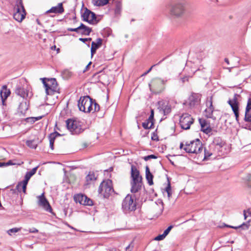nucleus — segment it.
Returning <instances> with one entry per match:
<instances>
[{
    "label": "nucleus",
    "instance_id": "59",
    "mask_svg": "<svg viewBox=\"0 0 251 251\" xmlns=\"http://www.w3.org/2000/svg\"><path fill=\"white\" fill-rule=\"evenodd\" d=\"M5 166V163L0 162V167Z\"/></svg>",
    "mask_w": 251,
    "mask_h": 251
},
{
    "label": "nucleus",
    "instance_id": "49",
    "mask_svg": "<svg viewBox=\"0 0 251 251\" xmlns=\"http://www.w3.org/2000/svg\"><path fill=\"white\" fill-rule=\"evenodd\" d=\"M153 115H154V112H153V110H151V115L150 116V117H149L148 119H149V121H153Z\"/></svg>",
    "mask_w": 251,
    "mask_h": 251
},
{
    "label": "nucleus",
    "instance_id": "42",
    "mask_svg": "<svg viewBox=\"0 0 251 251\" xmlns=\"http://www.w3.org/2000/svg\"><path fill=\"white\" fill-rule=\"evenodd\" d=\"M166 237V236L164 235L163 233L162 234H160L157 236L155 238L154 240L156 241H160L163 240Z\"/></svg>",
    "mask_w": 251,
    "mask_h": 251
},
{
    "label": "nucleus",
    "instance_id": "38",
    "mask_svg": "<svg viewBox=\"0 0 251 251\" xmlns=\"http://www.w3.org/2000/svg\"><path fill=\"white\" fill-rule=\"evenodd\" d=\"M122 9V4L120 2L116 3V7L115 8V14L118 15L120 14Z\"/></svg>",
    "mask_w": 251,
    "mask_h": 251
},
{
    "label": "nucleus",
    "instance_id": "15",
    "mask_svg": "<svg viewBox=\"0 0 251 251\" xmlns=\"http://www.w3.org/2000/svg\"><path fill=\"white\" fill-rule=\"evenodd\" d=\"M74 200L76 202H78L80 204L84 205H93V201L82 194H77L74 196Z\"/></svg>",
    "mask_w": 251,
    "mask_h": 251
},
{
    "label": "nucleus",
    "instance_id": "8",
    "mask_svg": "<svg viewBox=\"0 0 251 251\" xmlns=\"http://www.w3.org/2000/svg\"><path fill=\"white\" fill-rule=\"evenodd\" d=\"M240 96L237 94H235L232 99H229L227 101V103L231 107L232 110L235 117L237 122H239V98Z\"/></svg>",
    "mask_w": 251,
    "mask_h": 251
},
{
    "label": "nucleus",
    "instance_id": "44",
    "mask_svg": "<svg viewBox=\"0 0 251 251\" xmlns=\"http://www.w3.org/2000/svg\"><path fill=\"white\" fill-rule=\"evenodd\" d=\"M55 138L54 134H50L49 136L50 143L52 142L54 143Z\"/></svg>",
    "mask_w": 251,
    "mask_h": 251
},
{
    "label": "nucleus",
    "instance_id": "6",
    "mask_svg": "<svg viewBox=\"0 0 251 251\" xmlns=\"http://www.w3.org/2000/svg\"><path fill=\"white\" fill-rule=\"evenodd\" d=\"M14 10L15 12L13 14L14 19L19 22H21L25 18L26 15L22 0H16Z\"/></svg>",
    "mask_w": 251,
    "mask_h": 251
},
{
    "label": "nucleus",
    "instance_id": "32",
    "mask_svg": "<svg viewBox=\"0 0 251 251\" xmlns=\"http://www.w3.org/2000/svg\"><path fill=\"white\" fill-rule=\"evenodd\" d=\"M153 126V121H149L148 119L146 121L142 123V126L145 129H149L152 128Z\"/></svg>",
    "mask_w": 251,
    "mask_h": 251
},
{
    "label": "nucleus",
    "instance_id": "3",
    "mask_svg": "<svg viewBox=\"0 0 251 251\" xmlns=\"http://www.w3.org/2000/svg\"><path fill=\"white\" fill-rule=\"evenodd\" d=\"M131 192L133 193H135L141 188L142 178L140 175L139 171L135 166L133 165L131 168Z\"/></svg>",
    "mask_w": 251,
    "mask_h": 251
},
{
    "label": "nucleus",
    "instance_id": "52",
    "mask_svg": "<svg viewBox=\"0 0 251 251\" xmlns=\"http://www.w3.org/2000/svg\"><path fill=\"white\" fill-rule=\"evenodd\" d=\"M155 65H154L153 66H152L147 71H146V72H145L143 75H147L148 73H149L151 70H152V68L155 66Z\"/></svg>",
    "mask_w": 251,
    "mask_h": 251
},
{
    "label": "nucleus",
    "instance_id": "24",
    "mask_svg": "<svg viewBox=\"0 0 251 251\" xmlns=\"http://www.w3.org/2000/svg\"><path fill=\"white\" fill-rule=\"evenodd\" d=\"M26 186L27 185H25V187L24 186V181L23 180L18 182L16 187V189H12V190L14 193H15L16 190H17L18 192H21L22 191L24 194H25Z\"/></svg>",
    "mask_w": 251,
    "mask_h": 251
},
{
    "label": "nucleus",
    "instance_id": "30",
    "mask_svg": "<svg viewBox=\"0 0 251 251\" xmlns=\"http://www.w3.org/2000/svg\"><path fill=\"white\" fill-rule=\"evenodd\" d=\"M210 145L208 146V148H205L204 150V157L203 159H207L210 156L213 154V151H211Z\"/></svg>",
    "mask_w": 251,
    "mask_h": 251
},
{
    "label": "nucleus",
    "instance_id": "11",
    "mask_svg": "<svg viewBox=\"0 0 251 251\" xmlns=\"http://www.w3.org/2000/svg\"><path fill=\"white\" fill-rule=\"evenodd\" d=\"M185 4L184 1L175 3L171 9V14L176 17L181 16L185 12Z\"/></svg>",
    "mask_w": 251,
    "mask_h": 251
},
{
    "label": "nucleus",
    "instance_id": "27",
    "mask_svg": "<svg viewBox=\"0 0 251 251\" xmlns=\"http://www.w3.org/2000/svg\"><path fill=\"white\" fill-rule=\"evenodd\" d=\"M153 175L150 172V169L148 166L146 167V178L148 180V183L150 185L153 184Z\"/></svg>",
    "mask_w": 251,
    "mask_h": 251
},
{
    "label": "nucleus",
    "instance_id": "54",
    "mask_svg": "<svg viewBox=\"0 0 251 251\" xmlns=\"http://www.w3.org/2000/svg\"><path fill=\"white\" fill-rule=\"evenodd\" d=\"M97 50L95 49H94L93 48H91V56H93V55L96 53Z\"/></svg>",
    "mask_w": 251,
    "mask_h": 251
},
{
    "label": "nucleus",
    "instance_id": "43",
    "mask_svg": "<svg viewBox=\"0 0 251 251\" xmlns=\"http://www.w3.org/2000/svg\"><path fill=\"white\" fill-rule=\"evenodd\" d=\"M173 227V226H169L163 232V234L165 236H167L169 233L170 232V231H171V230L172 229V228Z\"/></svg>",
    "mask_w": 251,
    "mask_h": 251
},
{
    "label": "nucleus",
    "instance_id": "60",
    "mask_svg": "<svg viewBox=\"0 0 251 251\" xmlns=\"http://www.w3.org/2000/svg\"><path fill=\"white\" fill-rule=\"evenodd\" d=\"M225 61L227 64H229V60L227 58H225Z\"/></svg>",
    "mask_w": 251,
    "mask_h": 251
},
{
    "label": "nucleus",
    "instance_id": "37",
    "mask_svg": "<svg viewBox=\"0 0 251 251\" xmlns=\"http://www.w3.org/2000/svg\"><path fill=\"white\" fill-rule=\"evenodd\" d=\"M165 191L167 193L168 199L170 200L172 196V189L170 182H168L167 186L165 189Z\"/></svg>",
    "mask_w": 251,
    "mask_h": 251
},
{
    "label": "nucleus",
    "instance_id": "61",
    "mask_svg": "<svg viewBox=\"0 0 251 251\" xmlns=\"http://www.w3.org/2000/svg\"><path fill=\"white\" fill-rule=\"evenodd\" d=\"M129 249H130V245L128 246L126 248V251H129Z\"/></svg>",
    "mask_w": 251,
    "mask_h": 251
},
{
    "label": "nucleus",
    "instance_id": "22",
    "mask_svg": "<svg viewBox=\"0 0 251 251\" xmlns=\"http://www.w3.org/2000/svg\"><path fill=\"white\" fill-rule=\"evenodd\" d=\"M199 122L201 125V131L206 134L210 133L212 130L206 122L203 119H200Z\"/></svg>",
    "mask_w": 251,
    "mask_h": 251
},
{
    "label": "nucleus",
    "instance_id": "46",
    "mask_svg": "<svg viewBox=\"0 0 251 251\" xmlns=\"http://www.w3.org/2000/svg\"><path fill=\"white\" fill-rule=\"evenodd\" d=\"M63 74L65 77H67L71 76V73L68 70H66L63 72Z\"/></svg>",
    "mask_w": 251,
    "mask_h": 251
},
{
    "label": "nucleus",
    "instance_id": "47",
    "mask_svg": "<svg viewBox=\"0 0 251 251\" xmlns=\"http://www.w3.org/2000/svg\"><path fill=\"white\" fill-rule=\"evenodd\" d=\"M151 139L153 141H158V136L156 134H155L154 132L152 133L151 135Z\"/></svg>",
    "mask_w": 251,
    "mask_h": 251
},
{
    "label": "nucleus",
    "instance_id": "16",
    "mask_svg": "<svg viewBox=\"0 0 251 251\" xmlns=\"http://www.w3.org/2000/svg\"><path fill=\"white\" fill-rule=\"evenodd\" d=\"M212 97L208 99L206 101L207 108L204 111L205 116L208 118H211L213 119H216V117H214L213 113L214 110V108L212 104Z\"/></svg>",
    "mask_w": 251,
    "mask_h": 251
},
{
    "label": "nucleus",
    "instance_id": "18",
    "mask_svg": "<svg viewBox=\"0 0 251 251\" xmlns=\"http://www.w3.org/2000/svg\"><path fill=\"white\" fill-rule=\"evenodd\" d=\"M200 101V96L198 94L193 93L188 99V102L190 106L198 105Z\"/></svg>",
    "mask_w": 251,
    "mask_h": 251
},
{
    "label": "nucleus",
    "instance_id": "7",
    "mask_svg": "<svg viewBox=\"0 0 251 251\" xmlns=\"http://www.w3.org/2000/svg\"><path fill=\"white\" fill-rule=\"evenodd\" d=\"M42 82L45 87L46 92L47 95H52L54 92H57L58 90L57 83L55 78L46 79L41 78Z\"/></svg>",
    "mask_w": 251,
    "mask_h": 251
},
{
    "label": "nucleus",
    "instance_id": "53",
    "mask_svg": "<svg viewBox=\"0 0 251 251\" xmlns=\"http://www.w3.org/2000/svg\"><path fill=\"white\" fill-rule=\"evenodd\" d=\"M92 64V62H90L88 65L85 67V68L84 69V70H83V73L86 72L87 71H88V68L90 66V65Z\"/></svg>",
    "mask_w": 251,
    "mask_h": 251
},
{
    "label": "nucleus",
    "instance_id": "10",
    "mask_svg": "<svg viewBox=\"0 0 251 251\" xmlns=\"http://www.w3.org/2000/svg\"><path fill=\"white\" fill-rule=\"evenodd\" d=\"M66 123L68 129L72 134H78L82 132L83 130L78 121L70 119L67 120Z\"/></svg>",
    "mask_w": 251,
    "mask_h": 251
},
{
    "label": "nucleus",
    "instance_id": "34",
    "mask_svg": "<svg viewBox=\"0 0 251 251\" xmlns=\"http://www.w3.org/2000/svg\"><path fill=\"white\" fill-rule=\"evenodd\" d=\"M43 116H38L36 117H29L26 119V121L27 123H29L30 124H33L35 122L41 119Z\"/></svg>",
    "mask_w": 251,
    "mask_h": 251
},
{
    "label": "nucleus",
    "instance_id": "48",
    "mask_svg": "<svg viewBox=\"0 0 251 251\" xmlns=\"http://www.w3.org/2000/svg\"><path fill=\"white\" fill-rule=\"evenodd\" d=\"M79 40L80 41H82L83 43H85L87 41H91L92 40V38H80L79 39Z\"/></svg>",
    "mask_w": 251,
    "mask_h": 251
},
{
    "label": "nucleus",
    "instance_id": "33",
    "mask_svg": "<svg viewBox=\"0 0 251 251\" xmlns=\"http://www.w3.org/2000/svg\"><path fill=\"white\" fill-rule=\"evenodd\" d=\"M26 145L30 148L36 149L37 146V142L34 140H28L26 142Z\"/></svg>",
    "mask_w": 251,
    "mask_h": 251
},
{
    "label": "nucleus",
    "instance_id": "9",
    "mask_svg": "<svg viewBox=\"0 0 251 251\" xmlns=\"http://www.w3.org/2000/svg\"><path fill=\"white\" fill-rule=\"evenodd\" d=\"M136 208V202L134 201L131 195H127L122 202V209L123 211L125 213H128L134 211Z\"/></svg>",
    "mask_w": 251,
    "mask_h": 251
},
{
    "label": "nucleus",
    "instance_id": "41",
    "mask_svg": "<svg viewBox=\"0 0 251 251\" xmlns=\"http://www.w3.org/2000/svg\"><path fill=\"white\" fill-rule=\"evenodd\" d=\"M156 158H157V156L153 154L145 156L143 157V159L145 161H148L151 159H156Z\"/></svg>",
    "mask_w": 251,
    "mask_h": 251
},
{
    "label": "nucleus",
    "instance_id": "4",
    "mask_svg": "<svg viewBox=\"0 0 251 251\" xmlns=\"http://www.w3.org/2000/svg\"><path fill=\"white\" fill-rule=\"evenodd\" d=\"M167 81V79H162L159 77L152 79L149 84L151 91L155 94L161 93L165 89Z\"/></svg>",
    "mask_w": 251,
    "mask_h": 251
},
{
    "label": "nucleus",
    "instance_id": "29",
    "mask_svg": "<svg viewBox=\"0 0 251 251\" xmlns=\"http://www.w3.org/2000/svg\"><path fill=\"white\" fill-rule=\"evenodd\" d=\"M245 187L248 191L251 192V175H248L245 178Z\"/></svg>",
    "mask_w": 251,
    "mask_h": 251
},
{
    "label": "nucleus",
    "instance_id": "39",
    "mask_svg": "<svg viewBox=\"0 0 251 251\" xmlns=\"http://www.w3.org/2000/svg\"><path fill=\"white\" fill-rule=\"evenodd\" d=\"M21 230V228L14 227L8 230L7 232L9 235H12V233L19 232Z\"/></svg>",
    "mask_w": 251,
    "mask_h": 251
},
{
    "label": "nucleus",
    "instance_id": "56",
    "mask_svg": "<svg viewBox=\"0 0 251 251\" xmlns=\"http://www.w3.org/2000/svg\"><path fill=\"white\" fill-rule=\"evenodd\" d=\"M51 134H54L55 137H56L58 136H60V134L58 132H57L56 131H55V132H54L53 133H52Z\"/></svg>",
    "mask_w": 251,
    "mask_h": 251
},
{
    "label": "nucleus",
    "instance_id": "35",
    "mask_svg": "<svg viewBox=\"0 0 251 251\" xmlns=\"http://www.w3.org/2000/svg\"><path fill=\"white\" fill-rule=\"evenodd\" d=\"M24 164L23 161L21 162H16L15 160H10L6 163H5V166H9V165H21Z\"/></svg>",
    "mask_w": 251,
    "mask_h": 251
},
{
    "label": "nucleus",
    "instance_id": "1",
    "mask_svg": "<svg viewBox=\"0 0 251 251\" xmlns=\"http://www.w3.org/2000/svg\"><path fill=\"white\" fill-rule=\"evenodd\" d=\"M77 105L79 110L85 113H93L100 110L99 105L88 96L80 97Z\"/></svg>",
    "mask_w": 251,
    "mask_h": 251
},
{
    "label": "nucleus",
    "instance_id": "12",
    "mask_svg": "<svg viewBox=\"0 0 251 251\" xmlns=\"http://www.w3.org/2000/svg\"><path fill=\"white\" fill-rule=\"evenodd\" d=\"M194 119L188 114H183L180 118L179 124L181 127L183 129H188L190 126L193 123Z\"/></svg>",
    "mask_w": 251,
    "mask_h": 251
},
{
    "label": "nucleus",
    "instance_id": "62",
    "mask_svg": "<svg viewBox=\"0 0 251 251\" xmlns=\"http://www.w3.org/2000/svg\"><path fill=\"white\" fill-rule=\"evenodd\" d=\"M216 148H214V149H211V151H213V153H214L215 151V150H216Z\"/></svg>",
    "mask_w": 251,
    "mask_h": 251
},
{
    "label": "nucleus",
    "instance_id": "21",
    "mask_svg": "<svg viewBox=\"0 0 251 251\" xmlns=\"http://www.w3.org/2000/svg\"><path fill=\"white\" fill-rule=\"evenodd\" d=\"M15 93L22 98H25L28 97V91L25 88L18 85L16 88Z\"/></svg>",
    "mask_w": 251,
    "mask_h": 251
},
{
    "label": "nucleus",
    "instance_id": "23",
    "mask_svg": "<svg viewBox=\"0 0 251 251\" xmlns=\"http://www.w3.org/2000/svg\"><path fill=\"white\" fill-rule=\"evenodd\" d=\"M38 168V166H37L34 168H33L30 171L27 172L25 174V179L24 180V186L25 187V185H27L28 182L31 177L33 176L37 171V170Z\"/></svg>",
    "mask_w": 251,
    "mask_h": 251
},
{
    "label": "nucleus",
    "instance_id": "31",
    "mask_svg": "<svg viewBox=\"0 0 251 251\" xmlns=\"http://www.w3.org/2000/svg\"><path fill=\"white\" fill-rule=\"evenodd\" d=\"M102 40L101 38H98L96 42H92L91 44V48L97 50L102 45Z\"/></svg>",
    "mask_w": 251,
    "mask_h": 251
},
{
    "label": "nucleus",
    "instance_id": "2",
    "mask_svg": "<svg viewBox=\"0 0 251 251\" xmlns=\"http://www.w3.org/2000/svg\"><path fill=\"white\" fill-rule=\"evenodd\" d=\"M179 148L187 153L195 154L201 153L203 149L202 144L198 139L190 142H186L185 144L181 143Z\"/></svg>",
    "mask_w": 251,
    "mask_h": 251
},
{
    "label": "nucleus",
    "instance_id": "14",
    "mask_svg": "<svg viewBox=\"0 0 251 251\" xmlns=\"http://www.w3.org/2000/svg\"><path fill=\"white\" fill-rule=\"evenodd\" d=\"M82 17L84 21L87 22L89 24L93 25L97 23V18L95 13L87 9H86Z\"/></svg>",
    "mask_w": 251,
    "mask_h": 251
},
{
    "label": "nucleus",
    "instance_id": "58",
    "mask_svg": "<svg viewBox=\"0 0 251 251\" xmlns=\"http://www.w3.org/2000/svg\"><path fill=\"white\" fill-rule=\"evenodd\" d=\"M226 226L230 227V228H234V229H236V228H238V227H237V226Z\"/></svg>",
    "mask_w": 251,
    "mask_h": 251
},
{
    "label": "nucleus",
    "instance_id": "50",
    "mask_svg": "<svg viewBox=\"0 0 251 251\" xmlns=\"http://www.w3.org/2000/svg\"><path fill=\"white\" fill-rule=\"evenodd\" d=\"M28 231L30 233H37L38 232V230L36 228L33 227V228L29 229Z\"/></svg>",
    "mask_w": 251,
    "mask_h": 251
},
{
    "label": "nucleus",
    "instance_id": "13",
    "mask_svg": "<svg viewBox=\"0 0 251 251\" xmlns=\"http://www.w3.org/2000/svg\"><path fill=\"white\" fill-rule=\"evenodd\" d=\"M38 199V205L41 207L47 212L51 213L52 208L47 199L45 197L44 193H42L40 196L37 197Z\"/></svg>",
    "mask_w": 251,
    "mask_h": 251
},
{
    "label": "nucleus",
    "instance_id": "20",
    "mask_svg": "<svg viewBox=\"0 0 251 251\" xmlns=\"http://www.w3.org/2000/svg\"><path fill=\"white\" fill-rule=\"evenodd\" d=\"M244 120L246 122H251V98H249L248 100Z\"/></svg>",
    "mask_w": 251,
    "mask_h": 251
},
{
    "label": "nucleus",
    "instance_id": "40",
    "mask_svg": "<svg viewBox=\"0 0 251 251\" xmlns=\"http://www.w3.org/2000/svg\"><path fill=\"white\" fill-rule=\"evenodd\" d=\"M244 216L245 219H246L248 216H251V208L244 211Z\"/></svg>",
    "mask_w": 251,
    "mask_h": 251
},
{
    "label": "nucleus",
    "instance_id": "45",
    "mask_svg": "<svg viewBox=\"0 0 251 251\" xmlns=\"http://www.w3.org/2000/svg\"><path fill=\"white\" fill-rule=\"evenodd\" d=\"M80 29V27L79 26L78 27L75 28H68V30L70 31H75V32H76L79 33Z\"/></svg>",
    "mask_w": 251,
    "mask_h": 251
},
{
    "label": "nucleus",
    "instance_id": "51",
    "mask_svg": "<svg viewBox=\"0 0 251 251\" xmlns=\"http://www.w3.org/2000/svg\"><path fill=\"white\" fill-rule=\"evenodd\" d=\"M165 114H168L171 112V108L169 107H166L164 110Z\"/></svg>",
    "mask_w": 251,
    "mask_h": 251
},
{
    "label": "nucleus",
    "instance_id": "5",
    "mask_svg": "<svg viewBox=\"0 0 251 251\" xmlns=\"http://www.w3.org/2000/svg\"><path fill=\"white\" fill-rule=\"evenodd\" d=\"M98 192L105 198H108L114 192L112 181L109 179L103 180L100 184Z\"/></svg>",
    "mask_w": 251,
    "mask_h": 251
},
{
    "label": "nucleus",
    "instance_id": "55",
    "mask_svg": "<svg viewBox=\"0 0 251 251\" xmlns=\"http://www.w3.org/2000/svg\"><path fill=\"white\" fill-rule=\"evenodd\" d=\"M157 203H158L159 204H160L161 205V206H162L161 210H162L163 209V205H164L163 201L161 200H158Z\"/></svg>",
    "mask_w": 251,
    "mask_h": 251
},
{
    "label": "nucleus",
    "instance_id": "26",
    "mask_svg": "<svg viewBox=\"0 0 251 251\" xmlns=\"http://www.w3.org/2000/svg\"><path fill=\"white\" fill-rule=\"evenodd\" d=\"M80 29L79 33H80L83 35H89L92 31L91 28L86 26L83 24H81V25H80Z\"/></svg>",
    "mask_w": 251,
    "mask_h": 251
},
{
    "label": "nucleus",
    "instance_id": "28",
    "mask_svg": "<svg viewBox=\"0 0 251 251\" xmlns=\"http://www.w3.org/2000/svg\"><path fill=\"white\" fill-rule=\"evenodd\" d=\"M109 0H92V4L96 6H102L107 4Z\"/></svg>",
    "mask_w": 251,
    "mask_h": 251
},
{
    "label": "nucleus",
    "instance_id": "57",
    "mask_svg": "<svg viewBox=\"0 0 251 251\" xmlns=\"http://www.w3.org/2000/svg\"><path fill=\"white\" fill-rule=\"evenodd\" d=\"M53 145H54V143H50V149L53 150Z\"/></svg>",
    "mask_w": 251,
    "mask_h": 251
},
{
    "label": "nucleus",
    "instance_id": "25",
    "mask_svg": "<svg viewBox=\"0 0 251 251\" xmlns=\"http://www.w3.org/2000/svg\"><path fill=\"white\" fill-rule=\"evenodd\" d=\"M0 94L2 100H6L9 96L10 94V91L9 90L7 89L6 85H4L2 87V90L0 91Z\"/></svg>",
    "mask_w": 251,
    "mask_h": 251
},
{
    "label": "nucleus",
    "instance_id": "19",
    "mask_svg": "<svg viewBox=\"0 0 251 251\" xmlns=\"http://www.w3.org/2000/svg\"><path fill=\"white\" fill-rule=\"evenodd\" d=\"M210 145L211 149L217 148V150H219L225 145V142L220 137H216L214 138L213 142Z\"/></svg>",
    "mask_w": 251,
    "mask_h": 251
},
{
    "label": "nucleus",
    "instance_id": "17",
    "mask_svg": "<svg viewBox=\"0 0 251 251\" xmlns=\"http://www.w3.org/2000/svg\"><path fill=\"white\" fill-rule=\"evenodd\" d=\"M64 11L62 3H59L57 5L52 7L50 9L46 12V14L54 13L62 14Z\"/></svg>",
    "mask_w": 251,
    "mask_h": 251
},
{
    "label": "nucleus",
    "instance_id": "36",
    "mask_svg": "<svg viewBox=\"0 0 251 251\" xmlns=\"http://www.w3.org/2000/svg\"><path fill=\"white\" fill-rule=\"evenodd\" d=\"M96 179V177L95 176V175L93 172H90L89 174L86 176V180L88 182L95 180Z\"/></svg>",
    "mask_w": 251,
    "mask_h": 251
}]
</instances>
